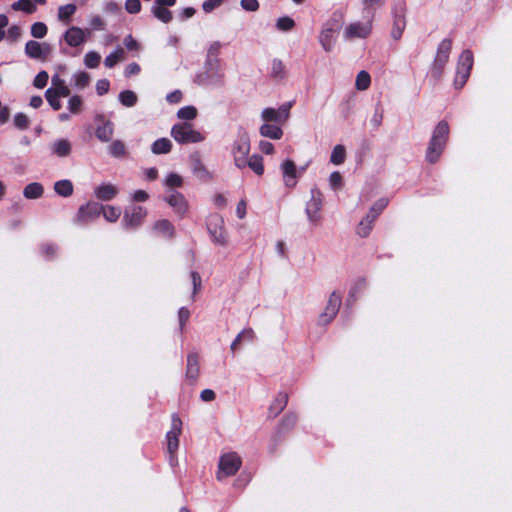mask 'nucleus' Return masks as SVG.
Wrapping results in <instances>:
<instances>
[{"instance_id":"423d86ee","label":"nucleus","mask_w":512,"mask_h":512,"mask_svg":"<svg viewBox=\"0 0 512 512\" xmlns=\"http://www.w3.org/2000/svg\"><path fill=\"white\" fill-rule=\"evenodd\" d=\"M241 466V459L236 453H228L220 458L217 478L232 476L236 474Z\"/></svg>"},{"instance_id":"f03ea898","label":"nucleus","mask_w":512,"mask_h":512,"mask_svg":"<svg viewBox=\"0 0 512 512\" xmlns=\"http://www.w3.org/2000/svg\"><path fill=\"white\" fill-rule=\"evenodd\" d=\"M452 49L451 39H444L438 46L437 54L431 68V76L438 80L441 78L444 68L449 60Z\"/></svg>"},{"instance_id":"6ab92c4d","label":"nucleus","mask_w":512,"mask_h":512,"mask_svg":"<svg viewBox=\"0 0 512 512\" xmlns=\"http://www.w3.org/2000/svg\"><path fill=\"white\" fill-rule=\"evenodd\" d=\"M94 194L99 200L109 201L117 196L118 188L113 184H102L95 188Z\"/></svg>"},{"instance_id":"a878e982","label":"nucleus","mask_w":512,"mask_h":512,"mask_svg":"<svg viewBox=\"0 0 512 512\" xmlns=\"http://www.w3.org/2000/svg\"><path fill=\"white\" fill-rule=\"evenodd\" d=\"M249 167L257 175L264 173L263 158L260 155H252L245 160V168Z\"/></svg>"},{"instance_id":"cd10ccee","label":"nucleus","mask_w":512,"mask_h":512,"mask_svg":"<svg viewBox=\"0 0 512 512\" xmlns=\"http://www.w3.org/2000/svg\"><path fill=\"white\" fill-rule=\"evenodd\" d=\"M260 134L271 139H280L283 132L279 126L265 123L260 127Z\"/></svg>"},{"instance_id":"aec40b11","label":"nucleus","mask_w":512,"mask_h":512,"mask_svg":"<svg viewBox=\"0 0 512 512\" xmlns=\"http://www.w3.org/2000/svg\"><path fill=\"white\" fill-rule=\"evenodd\" d=\"M321 206V199L315 195H312L311 199L307 202L306 205V213L311 222L316 223L320 219L319 212L321 210Z\"/></svg>"},{"instance_id":"a18cd8bd","label":"nucleus","mask_w":512,"mask_h":512,"mask_svg":"<svg viewBox=\"0 0 512 512\" xmlns=\"http://www.w3.org/2000/svg\"><path fill=\"white\" fill-rule=\"evenodd\" d=\"M101 62V56L95 51L88 52L84 57V64L88 68H97Z\"/></svg>"},{"instance_id":"338daca9","label":"nucleus","mask_w":512,"mask_h":512,"mask_svg":"<svg viewBox=\"0 0 512 512\" xmlns=\"http://www.w3.org/2000/svg\"><path fill=\"white\" fill-rule=\"evenodd\" d=\"M330 185L333 188H338L342 184V176L339 172H333L329 178Z\"/></svg>"},{"instance_id":"c9c22d12","label":"nucleus","mask_w":512,"mask_h":512,"mask_svg":"<svg viewBox=\"0 0 512 512\" xmlns=\"http://www.w3.org/2000/svg\"><path fill=\"white\" fill-rule=\"evenodd\" d=\"M405 25H406V23H405L404 16L402 14L396 15L394 22H393L392 31H391V35L395 40H398L401 38L403 30L405 28Z\"/></svg>"},{"instance_id":"bf43d9fd","label":"nucleus","mask_w":512,"mask_h":512,"mask_svg":"<svg viewBox=\"0 0 512 512\" xmlns=\"http://www.w3.org/2000/svg\"><path fill=\"white\" fill-rule=\"evenodd\" d=\"M388 204V200L387 199H380L378 200L371 208V213H374L376 215H380L382 213V211L385 209V207L387 206Z\"/></svg>"},{"instance_id":"a211bd4d","label":"nucleus","mask_w":512,"mask_h":512,"mask_svg":"<svg viewBox=\"0 0 512 512\" xmlns=\"http://www.w3.org/2000/svg\"><path fill=\"white\" fill-rule=\"evenodd\" d=\"M371 32V24L367 23H352L345 29V37L347 39L366 38Z\"/></svg>"},{"instance_id":"72a5a7b5","label":"nucleus","mask_w":512,"mask_h":512,"mask_svg":"<svg viewBox=\"0 0 512 512\" xmlns=\"http://www.w3.org/2000/svg\"><path fill=\"white\" fill-rule=\"evenodd\" d=\"M172 148V143L167 138H161L156 140L152 145V152L154 154H165L169 153Z\"/></svg>"},{"instance_id":"49530a36","label":"nucleus","mask_w":512,"mask_h":512,"mask_svg":"<svg viewBox=\"0 0 512 512\" xmlns=\"http://www.w3.org/2000/svg\"><path fill=\"white\" fill-rule=\"evenodd\" d=\"M45 97L48 101V103L51 105V107L54 109V110H60L61 109V102L59 100V98L61 97L60 95H58L57 93H55L54 90L52 89H47L46 92H45Z\"/></svg>"},{"instance_id":"ea45409f","label":"nucleus","mask_w":512,"mask_h":512,"mask_svg":"<svg viewBox=\"0 0 512 512\" xmlns=\"http://www.w3.org/2000/svg\"><path fill=\"white\" fill-rule=\"evenodd\" d=\"M346 158V150L343 145H336L331 153L330 161L335 165L344 163Z\"/></svg>"},{"instance_id":"774afa93","label":"nucleus","mask_w":512,"mask_h":512,"mask_svg":"<svg viewBox=\"0 0 512 512\" xmlns=\"http://www.w3.org/2000/svg\"><path fill=\"white\" fill-rule=\"evenodd\" d=\"M90 25L93 29H103L104 27V20L101 16L95 15L90 20Z\"/></svg>"},{"instance_id":"4468645a","label":"nucleus","mask_w":512,"mask_h":512,"mask_svg":"<svg viewBox=\"0 0 512 512\" xmlns=\"http://www.w3.org/2000/svg\"><path fill=\"white\" fill-rule=\"evenodd\" d=\"M146 215V210L140 206H134L131 209H127L122 220L124 227L127 229L139 227L143 223Z\"/></svg>"},{"instance_id":"052dcab7","label":"nucleus","mask_w":512,"mask_h":512,"mask_svg":"<svg viewBox=\"0 0 512 512\" xmlns=\"http://www.w3.org/2000/svg\"><path fill=\"white\" fill-rule=\"evenodd\" d=\"M241 7L246 11H257L259 3L257 0H241Z\"/></svg>"},{"instance_id":"7c9ffc66","label":"nucleus","mask_w":512,"mask_h":512,"mask_svg":"<svg viewBox=\"0 0 512 512\" xmlns=\"http://www.w3.org/2000/svg\"><path fill=\"white\" fill-rule=\"evenodd\" d=\"M54 190L62 197H69L73 194V184L70 180H60L54 184Z\"/></svg>"},{"instance_id":"0eeeda50","label":"nucleus","mask_w":512,"mask_h":512,"mask_svg":"<svg viewBox=\"0 0 512 512\" xmlns=\"http://www.w3.org/2000/svg\"><path fill=\"white\" fill-rule=\"evenodd\" d=\"M208 230L214 243L224 246L227 244V235L224 230V221L219 215H212L208 221Z\"/></svg>"},{"instance_id":"9d476101","label":"nucleus","mask_w":512,"mask_h":512,"mask_svg":"<svg viewBox=\"0 0 512 512\" xmlns=\"http://www.w3.org/2000/svg\"><path fill=\"white\" fill-rule=\"evenodd\" d=\"M176 4V0H154L151 12L159 21L167 24L172 21L173 14L168 9Z\"/></svg>"},{"instance_id":"4c0bfd02","label":"nucleus","mask_w":512,"mask_h":512,"mask_svg":"<svg viewBox=\"0 0 512 512\" xmlns=\"http://www.w3.org/2000/svg\"><path fill=\"white\" fill-rule=\"evenodd\" d=\"M75 4H66L64 6H60L58 9V19L62 22L68 23L71 16L76 12Z\"/></svg>"},{"instance_id":"393cba45","label":"nucleus","mask_w":512,"mask_h":512,"mask_svg":"<svg viewBox=\"0 0 512 512\" xmlns=\"http://www.w3.org/2000/svg\"><path fill=\"white\" fill-rule=\"evenodd\" d=\"M114 132L113 124L111 121H106L102 126L97 127L96 137L102 142H108L112 139Z\"/></svg>"},{"instance_id":"412c9836","label":"nucleus","mask_w":512,"mask_h":512,"mask_svg":"<svg viewBox=\"0 0 512 512\" xmlns=\"http://www.w3.org/2000/svg\"><path fill=\"white\" fill-rule=\"evenodd\" d=\"M200 372L199 356L197 353H190L187 357V370L186 376L192 381H195Z\"/></svg>"},{"instance_id":"c03bdc74","label":"nucleus","mask_w":512,"mask_h":512,"mask_svg":"<svg viewBox=\"0 0 512 512\" xmlns=\"http://www.w3.org/2000/svg\"><path fill=\"white\" fill-rule=\"evenodd\" d=\"M372 220L369 217H365L360 221L357 226L356 232L360 237H367L372 230Z\"/></svg>"},{"instance_id":"6e6d98bb","label":"nucleus","mask_w":512,"mask_h":512,"mask_svg":"<svg viewBox=\"0 0 512 512\" xmlns=\"http://www.w3.org/2000/svg\"><path fill=\"white\" fill-rule=\"evenodd\" d=\"M182 183V177L176 173L169 174L165 180V184L169 187H180Z\"/></svg>"},{"instance_id":"f8f14e48","label":"nucleus","mask_w":512,"mask_h":512,"mask_svg":"<svg viewBox=\"0 0 512 512\" xmlns=\"http://www.w3.org/2000/svg\"><path fill=\"white\" fill-rule=\"evenodd\" d=\"M341 301V295L336 292L331 293L324 312L319 316L320 324L327 325L335 318L341 306Z\"/></svg>"},{"instance_id":"37998d69","label":"nucleus","mask_w":512,"mask_h":512,"mask_svg":"<svg viewBox=\"0 0 512 512\" xmlns=\"http://www.w3.org/2000/svg\"><path fill=\"white\" fill-rule=\"evenodd\" d=\"M119 100L124 106L132 107L137 102V95L131 90H125L120 93Z\"/></svg>"},{"instance_id":"e2e57ef3","label":"nucleus","mask_w":512,"mask_h":512,"mask_svg":"<svg viewBox=\"0 0 512 512\" xmlns=\"http://www.w3.org/2000/svg\"><path fill=\"white\" fill-rule=\"evenodd\" d=\"M124 45L126 46V48L128 50H139L140 49L139 43L131 35H128L125 37Z\"/></svg>"},{"instance_id":"9b49d317","label":"nucleus","mask_w":512,"mask_h":512,"mask_svg":"<svg viewBox=\"0 0 512 512\" xmlns=\"http://www.w3.org/2000/svg\"><path fill=\"white\" fill-rule=\"evenodd\" d=\"M103 210V205L97 202H88L82 205L77 213V222L87 224L98 218Z\"/></svg>"},{"instance_id":"f704fd0d","label":"nucleus","mask_w":512,"mask_h":512,"mask_svg":"<svg viewBox=\"0 0 512 512\" xmlns=\"http://www.w3.org/2000/svg\"><path fill=\"white\" fill-rule=\"evenodd\" d=\"M334 31L332 28H325L322 30L319 40L325 51H330L333 47Z\"/></svg>"},{"instance_id":"e433bc0d","label":"nucleus","mask_w":512,"mask_h":512,"mask_svg":"<svg viewBox=\"0 0 512 512\" xmlns=\"http://www.w3.org/2000/svg\"><path fill=\"white\" fill-rule=\"evenodd\" d=\"M12 9L15 11H23L27 14H32L36 11V5L31 0H18L12 4Z\"/></svg>"},{"instance_id":"680f3d73","label":"nucleus","mask_w":512,"mask_h":512,"mask_svg":"<svg viewBox=\"0 0 512 512\" xmlns=\"http://www.w3.org/2000/svg\"><path fill=\"white\" fill-rule=\"evenodd\" d=\"M8 38L12 41L18 40L22 35V30L19 26L13 25L7 31Z\"/></svg>"},{"instance_id":"864d4df0","label":"nucleus","mask_w":512,"mask_h":512,"mask_svg":"<svg viewBox=\"0 0 512 512\" xmlns=\"http://www.w3.org/2000/svg\"><path fill=\"white\" fill-rule=\"evenodd\" d=\"M30 124V121H29V118L27 115L23 114V113H18L15 115L14 117V125L21 129V130H24V129H27L28 126Z\"/></svg>"},{"instance_id":"ddd939ff","label":"nucleus","mask_w":512,"mask_h":512,"mask_svg":"<svg viewBox=\"0 0 512 512\" xmlns=\"http://www.w3.org/2000/svg\"><path fill=\"white\" fill-rule=\"evenodd\" d=\"M290 108V103L283 104L278 109L266 108L262 111L261 117L265 122L282 124L289 118Z\"/></svg>"},{"instance_id":"dca6fc26","label":"nucleus","mask_w":512,"mask_h":512,"mask_svg":"<svg viewBox=\"0 0 512 512\" xmlns=\"http://www.w3.org/2000/svg\"><path fill=\"white\" fill-rule=\"evenodd\" d=\"M207 66L208 70L206 72L197 74L195 81L198 84L205 85L222 77V73L218 71L217 59H208Z\"/></svg>"},{"instance_id":"6e6552de","label":"nucleus","mask_w":512,"mask_h":512,"mask_svg":"<svg viewBox=\"0 0 512 512\" xmlns=\"http://www.w3.org/2000/svg\"><path fill=\"white\" fill-rule=\"evenodd\" d=\"M182 431V421L177 415L172 416V427L171 430L167 432V450L171 456L174 458L175 453L179 446V435Z\"/></svg>"},{"instance_id":"09e8293b","label":"nucleus","mask_w":512,"mask_h":512,"mask_svg":"<svg viewBox=\"0 0 512 512\" xmlns=\"http://www.w3.org/2000/svg\"><path fill=\"white\" fill-rule=\"evenodd\" d=\"M177 116L184 120H193L197 116V109L194 106H186L179 109Z\"/></svg>"},{"instance_id":"603ef678","label":"nucleus","mask_w":512,"mask_h":512,"mask_svg":"<svg viewBox=\"0 0 512 512\" xmlns=\"http://www.w3.org/2000/svg\"><path fill=\"white\" fill-rule=\"evenodd\" d=\"M69 111L73 114H78L82 107V98L78 95H74L69 99Z\"/></svg>"},{"instance_id":"3c124183","label":"nucleus","mask_w":512,"mask_h":512,"mask_svg":"<svg viewBox=\"0 0 512 512\" xmlns=\"http://www.w3.org/2000/svg\"><path fill=\"white\" fill-rule=\"evenodd\" d=\"M295 22L290 17H281L277 20L276 27L281 31H289L293 29Z\"/></svg>"},{"instance_id":"a19ab883","label":"nucleus","mask_w":512,"mask_h":512,"mask_svg":"<svg viewBox=\"0 0 512 512\" xmlns=\"http://www.w3.org/2000/svg\"><path fill=\"white\" fill-rule=\"evenodd\" d=\"M286 75L285 65L279 59H274L271 65V76L274 79H283Z\"/></svg>"},{"instance_id":"79ce46f5","label":"nucleus","mask_w":512,"mask_h":512,"mask_svg":"<svg viewBox=\"0 0 512 512\" xmlns=\"http://www.w3.org/2000/svg\"><path fill=\"white\" fill-rule=\"evenodd\" d=\"M104 218L109 222H116L121 215V209L115 206H103Z\"/></svg>"},{"instance_id":"39448f33","label":"nucleus","mask_w":512,"mask_h":512,"mask_svg":"<svg viewBox=\"0 0 512 512\" xmlns=\"http://www.w3.org/2000/svg\"><path fill=\"white\" fill-rule=\"evenodd\" d=\"M250 138L247 133L242 132L233 144L232 154L234 163L239 169L245 168V160L249 157Z\"/></svg>"},{"instance_id":"1a4fd4ad","label":"nucleus","mask_w":512,"mask_h":512,"mask_svg":"<svg viewBox=\"0 0 512 512\" xmlns=\"http://www.w3.org/2000/svg\"><path fill=\"white\" fill-rule=\"evenodd\" d=\"M51 46L48 43H39L34 40H30L25 45V53L32 59L40 61H46L51 54Z\"/></svg>"},{"instance_id":"473e14b6","label":"nucleus","mask_w":512,"mask_h":512,"mask_svg":"<svg viewBox=\"0 0 512 512\" xmlns=\"http://www.w3.org/2000/svg\"><path fill=\"white\" fill-rule=\"evenodd\" d=\"M52 86L53 87L51 89L62 97H67L70 95V90L66 86L65 81L61 79L58 75H54L52 77Z\"/></svg>"},{"instance_id":"f3484780","label":"nucleus","mask_w":512,"mask_h":512,"mask_svg":"<svg viewBox=\"0 0 512 512\" xmlns=\"http://www.w3.org/2000/svg\"><path fill=\"white\" fill-rule=\"evenodd\" d=\"M284 184L288 188H293L297 184V167L295 163L287 159L281 164Z\"/></svg>"},{"instance_id":"c756f323","label":"nucleus","mask_w":512,"mask_h":512,"mask_svg":"<svg viewBox=\"0 0 512 512\" xmlns=\"http://www.w3.org/2000/svg\"><path fill=\"white\" fill-rule=\"evenodd\" d=\"M111 156L115 158H125L128 155L125 143L122 140H115L108 148Z\"/></svg>"},{"instance_id":"de8ad7c7","label":"nucleus","mask_w":512,"mask_h":512,"mask_svg":"<svg viewBox=\"0 0 512 512\" xmlns=\"http://www.w3.org/2000/svg\"><path fill=\"white\" fill-rule=\"evenodd\" d=\"M75 86L78 89H84L90 83V75L86 72H79L73 76Z\"/></svg>"},{"instance_id":"b1692460","label":"nucleus","mask_w":512,"mask_h":512,"mask_svg":"<svg viewBox=\"0 0 512 512\" xmlns=\"http://www.w3.org/2000/svg\"><path fill=\"white\" fill-rule=\"evenodd\" d=\"M52 152L58 157H66L71 153V143L66 139H60L52 144Z\"/></svg>"},{"instance_id":"58836bf2","label":"nucleus","mask_w":512,"mask_h":512,"mask_svg":"<svg viewBox=\"0 0 512 512\" xmlns=\"http://www.w3.org/2000/svg\"><path fill=\"white\" fill-rule=\"evenodd\" d=\"M371 77L368 72L362 70L357 74L355 87L357 90L364 91L369 88Z\"/></svg>"},{"instance_id":"4d7b16f0","label":"nucleus","mask_w":512,"mask_h":512,"mask_svg":"<svg viewBox=\"0 0 512 512\" xmlns=\"http://www.w3.org/2000/svg\"><path fill=\"white\" fill-rule=\"evenodd\" d=\"M125 9L128 13L136 14L141 10V3L139 0H126Z\"/></svg>"},{"instance_id":"c85d7f7f","label":"nucleus","mask_w":512,"mask_h":512,"mask_svg":"<svg viewBox=\"0 0 512 512\" xmlns=\"http://www.w3.org/2000/svg\"><path fill=\"white\" fill-rule=\"evenodd\" d=\"M43 186L38 182H33L28 184L23 191V195L27 199H37L40 198L43 194Z\"/></svg>"},{"instance_id":"2eb2a0df","label":"nucleus","mask_w":512,"mask_h":512,"mask_svg":"<svg viewBox=\"0 0 512 512\" xmlns=\"http://www.w3.org/2000/svg\"><path fill=\"white\" fill-rule=\"evenodd\" d=\"M90 33L89 29L83 30L80 27L73 26L65 32L64 40L69 46L77 47L86 42Z\"/></svg>"},{"instance_id":"8fccbe9b","label":"nucleus","mask_w":512,"mask_h":512,"mask_svg":"<svg viewBox=\"0 0 512 512\" xmlns=\"http://www.w3.org/2000/svg\"><path fill=\"white\" fill-rule=\"evenodd\" d=\"M47 26L43 22H36L31 26V35L34 38H43L47 34Z\"/></svg>"},{"instance_id":"13d9d810","label":"nucleus","mask_w":512,"mask_h":512,"mask_svg":"<svg viewBox=\"0 0 512 512\" xmlns=\"http://www.w3.org/2000/svg\"><path fill=\"white\" fill-rule=\"evenodd\" d=\"M109 87V81L106 79L98 80L96 83V91L100 96L106 94L109 91Z\"/></svg>"},{"instance_id":"5fc2aeb1","label":"nucleus","mask_w":512,"mask_h":512,"mask_svg":"<svg viewBox=\"0 0 512 512\" xmlns=\"http://www.w3.org/2000/svg\"><path fill=\"white\" fill-rule=\"evenodd\" d=\"M48 79V73L46 71H41L34 78L33 85L39 89L44 88L47 85Z\"/></svg>"},{"instance_id":"5701e85b","label":"nucleus","mask_w":512,"mask_h":512,"mask_svg":"<svg viewBox=\"0 0 512 512\" xmlns=\"http://www.w3.org/2000/svg\"><path fill=\"white\" fill-rule=\"evenodd\" d=\"M153 230L161 236L172 238L174 236V227L172 223L166 219L158 220L154 226Z\"/></svg>"},{"instance_id":"7ed1b4c3","label":"nucleus","mask_w":512,"mask_h":512,"mask_svg":"<svg viewBox=\"0 0 512 512\" xmlns=\"http://www.w3.org/2000/svg\"><path fill=\"white\" fill-rule=\"evenodd\" d=\"M172 137L181 144L198 143L203 141L204 137L200 132L193 129L189 123H180L172 127Z\"/></svg>"},{"instance_id":"bb28decb","label":"nucleus","mask_w":512,"mask_h":512,"mask_svg":"<svg viewBox=\"0 0 512 512\" xmlns=\"http://www.w3.org/2000/svg\"><path fill=\"white\" fill-rule=\"evenodd\" d=\"M288 402V396L285 393H279L274 403L269 408V414L272 417H276L286 406Z\"/></svg>"},{"instance_id":"0e129e2a","label":"nucleus","mask_w":512,"mask_h":512,"mask_svg":"<svg viewBox=\"0 0 512 512\" xmlns=\"http://www.w3.org/2000/svg\"><path fill=\"white\" fill-rule=\"evenodd\" d=\"M223 1L224 0H206L203 3L202 8L205 12H211L213 9L221 5Z\"/></svg>"},{"instance_id":"20e7f679","label":"nucleus","mask_w":512,"mask_h":512,"mask_svg":"<svg viewBox=\"0 0 512 512\" xmlns=\"http://www.w3.org/2000/svg\"><path fill=\"white\" fill-rule=\"evenodd\" d=\"M473 66V54L470 50H464L458 61L456 77L454 80V86L457 89H461L467 82L470 72Z\"/></svg>"},{"instance_id":"f257e3e1","label":"nucleus","mask_w":512,"mask_h":512,"mask_svg":"<svg viewBox=\"0 0 512 512\" xmlns=\"http://www.w3.org/2000/svg\"><path fill=\"white\" fill-rule=\"evenodd\" d=\"M449 131V125L445 120L437 124L426 152V160L428 162L435 163L438 161L446 146Z\"/></svg>"},{"instance_id":"69168bd1","label":"nucleus","mask_w":512,"mask_h":512,"mask_svg":"<svg viewBox=\"0 0 512 512\" xmlns=\"http://www.w3.org/2000/svg\"><path fill=\"white\" fill-rule=\"evenodd\" d=\"M296 423V416L295 415H287L282 423H281V428L283 430H288L290 428H292Z\"/></svg>"},{"instance_id":"4be33fe9","label":"nucleus","mask_w":512,"mask_h":512,"mask_svg":"<svg viewBox=\"0 0 512 512\" xmlns=\"http://www.w3.org/2000/svg\"><path fill=\"white\" fill-rule=\"evenodd\" d=\"M168 203L171 207H173L176 213L182 215L187 210V203L182 194L178 192H173L169 198Z\"/></svg>"},{"instance_id":"2f4dec72","label":"nucleus","mask_w":512,"mask_h":512,"mask_svg":"<svg viewBox=\"0 0 512 512\" xmlns=\"http://www.w3.org/2000/svg\"><path fill=\"white\" fill-rule=\"evenodd\" d=\"M125 60V51L123 48L118 47L113 53L105 58L104 64L108 68H112L118 62Z\"/></svg>"}]
</instances>
